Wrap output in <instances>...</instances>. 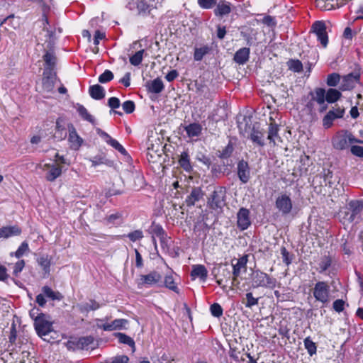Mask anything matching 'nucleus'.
Returning a JSON list of instances; mask_svg holds the SVG:
<instances>
[{
    "label": "nucleus",
    "instance_id": "nucleus-1",
    "mask_svg": "<svg viewBox=\"0 0 363 363\" xmlns=\"http://www.w3.org/2000/svg\"><path fill=\"white\" fill-rule=\"evenodd\" d=\"M363 143L357 139L349 130H340L337 131L332 138L333 147L338 150L347 149L353 143Z\"/></svg>",
    "mask_w": 363,
    "mask_h": 363
},
{
    "label": "nucleus",
    "instance_id": "nucleus-2",
    "mask_svg": "<svg viewBox=\"0 0 363 363\" xmlns=\"http://www.w3.org/2000/svg\"><path fill=\"white\" fill-rule=\"evenodd\" d=\"M252 286L254 288L264 287L274 289L276 286L277 280L275 278L270 277L269 274L255 270L251 275Z\"/></svg>",
    "mask_w": 363,
    "mask_h": 363
},
{
    "label": "nucleus",
    "instance_id": "nucleus-3",
    "mask_svg": "<svg viewBox=\"0 0 363 363\" xmlns=\"http://www.w3.org/2000/svg\"><path fill=\"white\" fill-rule=\"evenodd\" d=\"M162 277L157 271H151L147 274H142L137 280L138 288H147L154 285L161 286Z\"/></svg>",
    "mask_w": 363,
    "mask_h": 363
},
{
    "label": "nucleus",
    "instance_id": "nucleus-4",
    "mask_svg": "<svg viewBox=\"0 0 363 363\" xmlns=\"http://www.w3.org/2000/svg\"><path fill=\"white\" fill-rule=\"evenodd\" d=\"M225 189L223 187H218L210 195L208 200V205L213 210H221L225 205Z\"/></svg>",
    "mask_w": 363,
    "mask_h": 363
},
{
    "label": "nucleus",
    "instance_id": "nucleus-5",
    "mask_svg": "<svg viewBox=\"0 0 363 363\" xmlns=\"http://www.w3.org/2000/svg\"><path fill=\"white\" fill-rule=\"evenodd\" d=\"M34 326L37 334L45 340V336L52 331V323L46 320L45 315L39 314L35 318Z\"/></svg>",
    "mask_w": 363,
    "mask_h": 363
},
{
    "label": "nucleus",
    "instance_id": "nucleus-6",
    "mask_svg": "<svg viewBox=\"0 0 363 363\" xmlns=\"http://www.w3.org/2000/svg\"><path fill=\"white\" fill-rule=\"evenodd\" d=\"M127 8L133 14L145 17L150 14L152 6L145 0H131L128 2Z\"/></svg>",
    "mask_w": 363,
    "mask_h": 363
},
{
    "label": "nucleus",
    "instance_id": "nucleus-7",
    "mask_svg": "<svg viewBox=\"0 0 363 363\" xmlns=\"http://www.w3.org/2000/svg\"><path fill=\"white\" fill-rule=\"evenodd\" d=\"M57 81L60 82L57 77V73L55 71L44 69L42 78L43 91L47 94L53 93L55 84Z\"/></svg>",
    "mask_w": 363,
    "mask_h": 363
},
{
    "label": "nucleus",
    "instance_id": "nucleus-8",
    "mask_svg": "<svg viewBox=\"0 0 363 363\" xmlns=\"http://www.w3.org/2000/svg\"><path fill=\"white\" fill-rule=\"evenodd\" d=\"M313 294L316 301L327 304L330 301V286L325 281H318L313 289Z\"/></svg>",
    "mask_w": 363,
    "mask_h": 363
},
{
    "label": "nucleus",
    "instance_id": "nucleus-9",
    "mask_svg": "<svg viewBox=\"0 0 363 363\" xmlns=\"http://www.w3.org/2000/svg\"><path fill=\"white\" fill-rule=\"evenodd\" d=\"M326 29L325 22L321 21L314 22L311 26V32L315 34L323 48H325L328 44V35Z\"/></svg>",
    "mask_w": 363,
    "mask_h": 363
},
{
    "label": "nucleus",
    "instance_id": "nucleus-10",
    "mask_svg": "<svg viewBox=\"0 0 363 363\" xmlns=\"http://www.w3.org/2000/svg\"><path fill=\"white\" fill-rule=\"evenodd\" d=\"M54 41L50 39L47 42L46 52L43 58L45 62L44 69H50V71H55V65L57 63V57L54 52Z\"/></svg>",
    "mask_w": 363,
    "mask_h": 363
},
{
    "label": "nucleus",
    "instance_id": "nucleus-11",
    "mask_svg": "<svg viewBox=\"0 0 363 363\" xmlns=\"http://www.w3.org/2000/svg\"><path fill=\"white\" fill-rule=\"evenodd\" d=\"M275 206L282 215H288L292 210L293 203L289 196L283 194L276 199Z\"/></svg>",
    "mask_w": 363,
    "mask_h": 363
},
{
    "label": "nucleus",
    "instance_id": "nucleus-12",
    "mask_svg": "<svg viewBox=\"0 0 363 363\" xmlns=\"http://www.w3.org/2000/svg\"><path fill=\"white\" fill-rule=\"evenodd\" d=\"M96 327L102 329L104 331H113L116 330H121L125 328V325L128 323L126 319H116L111 323H101L104 321L102 319H98Z\"/></svg>",
    "mask_w": 363,
    "mask_h": 363
},
{
    "label": "nucleus",
    "instance_id": "nucleus-13",
    "mask_svg": "<svg viewBox=\"0 0 363 363\" xmlns=\"http://www.w3.org/2000/svg\"><path fill=\"white\" fill-rule=\"evenodd\" d=\"M247 263V256L244 255L236 260L235 263H232L233 265V278L232 286H235L239 284L238 277L240 276L242 269L246 270Z\"/></svg>",
    "mask_w": 363,
    "mask_h": 363
},
{
    "label": "nucleus",
    "instance_id": "nucleus-14",
    "mask_svg": "<svg viewBox=\"0 0 363 363\" xmlns=\"http://www.w3.org/2000/svg\"><path fill=\"white\" fill-rule=\"evenodd\" d=\"M251 225L250 211L246 208H241L237 213V226L240 230L247 229Z\"/></svg>",
    "mask_w": 363,
    "mask_h": 363
},
{
    "label": "nucleus",
    "instance_id": "nucleus-15",
    "mask_svg": "<svg viewBox=\"0 0 363 363\" xmlns=\"http://www.w3.org/2000/svg\"><path fill=\"white\" fill-rule=\"evenodd\" d=\"M68 142L69 147L74 150H78L83 143V139L77 133L73 124H68Z\"/></svg>",
    "mask_w": 363,
    "mask_h": 363
},
{
    "label": "nucleus",
    "instance_id": "nucleus-16",
    "mask_svg": "<svg viewBox=\"0 0 363 363\" xmlns=\"http://www.w3.org/2000/svg\"><path fill=\"white\" fill-rule=\"evenodd\" d=\"M248 138L257 146L263 147L265 144L264 131L257 123L252 125Z\"/></svg>",
    "mask_w": 363,
    "mask_h": 363
},
{
    "label": "nucleus",
    "instance_id": "nucleus-17",
    "mask_svg": "<svg viewBox=\"0 0 363 363\" xmlns=\"http://www.w3.org/2000/svg\"><path fill=\"white\" fill-rule=\"evenodd\" d=\"M41 168L46 172L45 179L49 182H54L62 174L61 167L55 164H45Z\"/></svg>",
    "mask_w": 363,
    "mask_h": 363
},
{
    "label": "nucleus",
    "instance_id": "nucleus-18",
    "mask_svg": "<svg viewBox=\"0 0 363 363\" xmlns=\"http://www.w3.org/2000/svg\"><path fill=\"white\" fill-rule=\"evenodd\" d=\"M96 133L107 144L117 150L122 155H127L125 149L116 140L112 138L107 133L100 128L96 129Z\"/></svg>",
    "mask_w": 363,
    "mask_h": 363
},
{
    "label": "nucleus",
    "instance_id": "nucleus-19",
    "mask_svg": "<svg viewBox=\"0 0 363 363\" xmlns=\"http://www.w3.org/2000/svg\"><path fill=\"white\" fill-rule=\"evenodd\" d=\"M345 110L340 107L330 110L324 116L323 119V125L325 128H329L332 126L333 122L337 118H341L343 117Z\"/></svg>",
    "mask_w": 363,
    "mask_h": 363
},
{
    "label": "nucleus",
    "instance_id": "nucleus-20",
    "mask_svg": "<svg viewBox=\"0 0 363 363\" xmlns=\"http://www.w3.org/2000/svg\"><path fill=\"white\" fill-rule=\"evenodd\" d=\"M238 176L240 180L246 184L250 179V168L247 162L242 160L239 161L237 166Z\"/></svg>",
    "mask_w": 363,
    "mask_h": 363
},
{
    "label": "nucleus",
    "instance_id": "nucleus-21",
    "mask_svg": "<svg viewBox=\"0 0 363 363\" xmlns=\"http://www.w3.org/2000/svg\"><path fill=\"white\" fill-rule=\"evenodd\" d=\"M359 79L358 74L350 73L342 78L340 89L342 91L350 90L353 89L356 83Z\"/></svg>",
    "mask_w": 363,
    "mask_h": 363
},
{
    "label": "nucleus",
    "instance_id": "nucleus-22",
    "mask_svg": "<svg viewBox=\"0 0 363 363\" xmlns=\"http://www.w3.org/2000/svg\"><path fill=\"white\" fill-rule=\"evenodd\" d=\"M204 193L200 187H194L190 194L186 197L185 203L188 206H193L196 202L203 199Z\"/></svg>",
    "mask_w": 363,
    "mask_h": 363
},
{
    "label": "nucleus",
    "instance_id": "nucleus-23",
    "mask_svg": "<svg viewBox=\"0 0 363 363\" xmlns=\"http://www.w3.org/2000/svg\"><path fill=\"white\" fill-rule=\"evenodd\" d=\"M349 208L352 213L349 217V220L352 222L354 220L356 216L360 213L363 209V201L362 200H353L349 203Z\"/></svg>",
    "mask_w": 363,
    "mask_h": 363
},
{
    "label": "nucleus",
    "instance_id": "nucleus-24",
    "mask_svg": "<svg viewBox=\"0 0 363 363\" xmlns=\"http://www.w3.org/2000/svg\"><path fill=\"white\" fill-rule=\"evenodd\" d=\"M21 229L17 225L5 226L0 228V238H9L20 235Z\"/></svg>",
    "mask_w": 363,
    "mask_h": 363
},
{
    "label": "nucleus",
    "instance_id": "nucleus-25",
    "mask_svg": "<svg viewBox=\"0 0 363 363\" xmlns=\"http://www.w3.org/2000/svg\"><path fill=\"white\" fill-rule=\"evenodd\" d=\"M212 51V48L208 45H202L199 47L194 48V61L199 62L201 61L203 57L210 54Z\"/></svg>",
    "mask_w": 363,
    "mask_h": 363
},
{
    "label": "nucleus",
    "instance_id": "nucleus-26",
    "mask_svg": "<svg viewBox=\"0 0 363 363\" xmlns=\"http://www.w3.org/2000/svg\"><path fill=\"white\" fill-rule=\"evenodd\" d=\"M250 50L248 48L239 49L234 55V61L239 65L246 63L250 57Z\"/></svg>",
    "mask_w": 363,
    "mask_h": 363
},
{
    "label": "nucleus",
    "instance_id": "nucleus-27",
    "mask_svg": "<svg viewBox=\"0 0 363 363\" xmlns=\"http://www.w3.org/2000/svg\"><path fill=\"white\" fill-rule=\"evenodd\" d=\"M191 276L193 279L200 278L203 281H206L208 277V271L204 265L195 264L192 267Z\"/></svg>",
    "mask_w": 363,
    "mask_h": 363
},
{
    "label": "nucleus",
    "instance_id": "nucleus-28",
    "mask_svg": "<svg viewBox=\"0 0 363 363\" xmlns=\"http://www.w3.org/2000/svg\"><path fill=\"white\" fill-rule=\"evenodd\" d=\"M278 132V125L275 123H272L269 126L267 139L269 140V143H272L274 145L277 144V141L281 142V138L279 135Z\"/></svg>",
    "mask_w": 363,
    "mask_h": 363
},
{
    "label": "nucleus",
    "instance_id": "nucleus-29",
    "mask_svg": "<svg viewBox=\"0 0 363 363\" xmlns=\"http://www.w3.org/2000/svg\"><path fill=\"white\" fill-rule=\"evenodd\" d=\"M150 233L152 234V241L154 245L157 246L155 237L158 238H164V235L166 234L162 225L152 223L150 228Z\"/></svg>",
    "mask_w": 363,
    "mask_h": 363
},
{
    "label": "nucleus",
    "instance_id": "nucleus-30",
    "mask_svg": "<svg viewBox=\"0 0 363 363\" xmlns=\"http://www.w3.org/2000/svg\"><path fill=\"white\" fill-rule=\"evenodd\" d=\"M77 308L81 313H88L90 311H95L100 308V304L95 300L91 299L88 302L82 303L77 305Z\"/></svg>",
    "mask_w": 363,
    "mask_h": 363
},
{
    "label": "nucleus",
    "instance_id": "nucleus-31",
    "mask_svg": "<svg viewBox=\"0 0 363 363\" xmlns=\"http://www.w3.org/2000/svg\"><path fill=\"white\" fill-rule=\"evenodd\" d=\"M189 138L198 137L201 134L202 126L198 123H190L184 128Z\"/></svg>",
    "mask_w": 363,
    "mask_h": 363
},
{
    "label": "nucleus",
    "instance_id": "nucleus-32",
    "mask_svg": "<svg viewBox=\"0 0 363 363\" xmlns=\"http://www.w3.org/2000/svg\"><path fill=\"white\" fill-rule=\"evenodd\" d=\"M90 96L96 100H100L105 96V90L103 86L99 84L91 86L89 89Z\"/></svg>",
    "mask_w": 363,
    "mask_h": 363
},
{
    "label": "nucleus",
    "instance_id": "nucleus-33",
    "mask_svg": "<svg viewBox=\"0 0 363 363\" xmlns=\"http://www.w3.org/2000/svg\"><path fill=\"white\" fill-rule=\"evenodd\" d=\"M231 12L230 4L220 1L216 9L214 10L215 15L217 16H223L228 15Z\"/></svg>",
    "mask_w": 363,
    "mask_h": 363
},
{
    "label": "nucleus",
    "instance_id": "nucleus-34",
    "mask_svg": "<svg viewBox=\"0 0 363 363\" xmlns=\"http://www.w3.org/2000/svg\"><path fill=\"white\" fill-rule=\"evenodd\" d=\"M114 336L118 339L120 343L125 344L132 347L133 352L135 350V342L133 339L127 335L121 333H114Z\"/></svg>",
    "mask_w": 363,
    "mask_h": 363
},
{
    "label": "nucleus",
    "instance_id": "nucleus-35",
    "mask_svg": "<svg viewBox=\"0 0 363 363\" xmlns=\"http://www.w3.org/2000/svg\"><path fill=\"white\" fill-rule=\"evenodd\" d=\"M94 338L91 335L77 338L78 349L88 350L94 343Z\"/></svg>",
    "mask_w": 363,
    "mask_h": 363
},
{
    "label": "nucleus",
    "instance_id": "nucleus-36",
    "mask_svg": "<svg viewBox=\"0 0 363 363\" xmlns=\"http://www.w3.org/2000/svg\"><path fill=\"white\" fill-rule=\"evenodd\" d=\"M342 94L340 91L330 88L326 91L325 99L327 102L333 104L339 100Z\"/></svg>",
    "mask_w": 363,
    "mask_h": 363
},
{
    "label": "nucleus",
    "instance_id": "nucleus-37",
    "mask_svg": "<svg viewBox=\"0 0 363 363\" xmlns=\"http://www.w3.org/2000/svg\"><path fill=\"white\" fill-rule=\"evenodd\" d=\"M326 92L323 88H317L315 89V93L312 95V100L316 101L319 105H324Z\"/></svg>",
    "mask_w": 363,
    "mask_h": 363
},
{
    "label": "nucleus",
    "instance_id": "nucleus-38",
    "mask_svg": "<svg viewBox=\"0 0 363 363\" xmlns=\"http://www.w3.org/2000/svg\"><path fill=\"white\" fill-rule=\"evenodd\" d=\"M89 160L91 162L92 167H96L101 164H110L111 162L106 158V155L104 153L97 155L91 158H89Z\"/></svg>",
    "mask_w": 363,
    "mask_h": 363
},
{
    "label": "nucleus",
    "instance_id": "nucleus-39",
    "mask_svg": "<svg viewBox=\"0 0 363 363\" xmlns=\"http://www.w3.org/2000/svg\"><path fill=\"white\" fill-rule=\"evenodd\" d=\"M179 164L186 172H190L192 169L189 157L186 152H183L181 154L180 158L179 160Z\"/></svg>",
    "mask_w": 363,
    "mask_h": 363
},
{
    "label": "nucleus",
    "instance_id": "nucleus-40",
    "mask_svg": "<svg viewBox=\"0 0 363 363\" xmlns=\"http://www.w3.org/2000/svg\"><path fill=\"white\" fill-rule=\"evenodd\" d=\"M77 111L84 120L91 123H94V118L88 112L87 109L83 105L77 104Z\"/></svg>",
    "mask_w": 363,
    "mask_h": 363
},
{
    "label": "nucleus",
    "instance_id": "nucleus-41",
    "mask_svg": "<svg viewBox=\"0 0 363 363\" xmlns=\"http://www.w3.org/2000/svg\"><path fill=\"white\" fill-rule=\"evenodd\" d=\"M164 286L177 294H179V288L174 282L172 274H167L164 277Z\"/></svg>",
    "mask_w": 363,
    "mask_h": 363
},
{
    "label": "nucleus",
    "instance_id": "nucleus-42",
    "mask_svg": "<svg viewBox=\"0 0 363 363\" xmlns=\"http://www.w3.org/2000/svg\"><path fill=\"white\" fill-rule=\"evenodd\" d=\"M123 215L120 212H116L114 213H112L109 216H107L104 220L106 221V223L108 224H120L123 222Z\"/></svg>",
    "mask_w": 363,
    "mask_h": 363
},
{
    "label": "nucleus",
    "instance_id": "nucleus-43",
    "mask_svg": "<svg viewBox=\"0 0 363 363\" xmlns=\"http://www.w3.org/2000/svg\"><path fill=\"white\" fill-rule=\"evenodd\" d=\"M164 89V84L162 81L157 78L151 82L150 86H149V90L150 91L155 93V94H159Z\"/></svg>",
    "mask_w": 363,
    "mask_h": 363
},
{
    "label": "nucleus",
    "instance_id": "nucleus-44",
    "mask_svg": "<svg viewBox=\"0 0 363 363\" xmlns=\"http://www.w3.org/2000/svg\"><path fill=\"white\" fill-rule=\"evenodd\" d=\"M289 69L294 72H301L303 71L302 62L298 60L291 59L287 62Z\"/></svg>",
    "mask_w": 363,
    "mask_h": 363
},
{
    "label": "nucleus",
    "instance_id": "nucleus-45",
    "mask_svg": "<svg viewBox=\"0 0 363 363\" xmlns=\"http://www.w3.org/2000/svg\"><path fill=\"white\" fill-rule=\"evenodd\" d=\"M42 291L45 296H47L52 300H60L62 298L61 294L59 292L54 291L51 288L48 286L43 287Z\"/></svg>",
    "mask_w": 363,
    "mask_h": 363
},
{
    "label": "nucleus",
    "instance_id": "nucleus-46",
    "mask_svg": "<svg viewBox=\"0 0 363 363\" xmlns=\"http://www.w3.org/2000/svg\"><path fill=\"white\" fill-rule=\"evenodd\" d=\"M304 346L305 348L307 350L308 353L312 356L316 353L317 351V347L315 345V343L312 341L310 337H308L305 338L304 341Z\"/></svg>",
    "mask_w": 363,
    "mask_h": 363
},
{
    "label": "nucleus",
    "instance_id": "nucleus-47",
    "mask_svg": "<svg viewBox=\"0 0 363 363\" xmlns=\"http://www.w3.org/2000/svg\"><path fill=\"white\" fill-rule=\"evenodd\" d=\"M144 52L145 50H140L136 52L133 56L130 57V64L134 66L139 65L142 62Z\"/></svg>",
    "mask_w": 363,
    "mask_h": 363
},
{
    "label": "nucleus",
    "instance_id": "nucleus-48",
    "mask_svg": "<svg viewBox=\"0 0 363 363\" xmlns=\"http://www.w3.org/2000/svg\"><path fill=\"white\" fill-rule=\"evenodd\" d=\"M38 262L39 265L43 268V271L45 273L50 272V260L48 259V256H42L38 259Z\"/></svg>",
    "mask_w": 363,
    "mask_h": 363
},
{
    "label": "nucleus",
    "instance_id": "nucleus-49",
    "mask_svg": "<svg viewBox=\"0 0 363 363\" xmlns=\"http://www.w3.org/2000/svg\"><path fill=\"white\" fill-rule=\"evenodd\" d=\"M246 301H242L245 306L247 308H252V306L258 304V298H255L252 293L248 292L246 294Z\"/></svg>",
    "mask_w": 363,
    "mask_h": 363
},
{
    "label": "nucleus",
    "instance_id": "nucleus-50",
    "mask_svg": "<svg viewBox=\"0 0 363 363\" xmlns=\"http://www.w3.org/2000/svg\"><path fill=\"white\" fill-rule=\"evenodd\" d=\"M340 80V76L337 73H332L328 76L327 84L329 86H335L338 84Z\"/></svg>",
    "mask_w": 363,
    "mask_h": 363
},
{
    "label": "nucleus",
    "instance_id": "nucleus-51",
    "mask_svg": "<svg viewBox=\"0 0 363 363\" xmlns=\"http://www.w3.org/2000/svg\"><path fill=\"white\" fill-rule=\"evenodd\" d=\"M331 263L332 260L330 257L324 256L323 257H322L319 263L320 272H323L326 271L330 267Z\"/></svg>",
    "mask_w": 363,
    "mask_h": 363
},
{
    "label": "nucleus",
    "instance_id": "nucleus-52",
    "mask_svg": "<svg viewBox=\"0 0 363 363\" xmlns=\"http://www.w3.org/2000/svg\"><path fill=\"white\" fill-rule=\"evenodd\" d=\"M210 311L213 316L219 318L223 315V308L220 304L215 303L210 307Z\"/></svg>",
    "mask_w": 363,
    "mask_h": 363
},
{
    "label": "nucleus",
    "instance_id": "nucleus-53",
    "mask_svg": "<svg viewBox=\"0 0 363 363\" xmlns=\"http://www.w3.org/2000/svg\"><path fill=\"white\" fill-rule=\"evenodd\" d=\"M217 4L216 0H198L199 6L204 9H210Z\"/></svg>",
    "mask_w": 363,
    "mask_h": 363
},
{
    "label": "nucleus",
    "instance_id": "nucleus-54",
    "mask_svg": "<svg viewBox=\"0 0 363 363\" xmlns=\"http://www.w3.org/2000/svg\"><path fill=\"white\" fill-rule=\"evenodd\" d=\"M113 79V74L110 70H105L104 73H102L99 77V82L101 83H106L110 82Z\"/></svg>",
    "mask_w": 363,
    "mask_h": 363
},
{
    "label": "nucleus",
    "instance_id": "nucleus-55",
    "mask_svg": "<svg viewBox=\"0 0 363 363\" xmlns=\"http://www.w3.org/2000/svg\"><path fill=\"white\" fill-rule=\"evenodd\" d=\"M127 237L132 242H135L137 240H141L143 238V233L140 230H136L129 233L127 235Z\"/></svg>",
    "mask_w": 363,
    "mask_h": 363
},
{
    "label": "nucleus",
    "instance_id": "nucleus-56",
    "mask_svg": "<svg viewBox=\"0 0 363 363\" xmlns=\"http://www.w3.org/2000/svg\"><path fill=\"white\" fill-rule=\"evenodd\" d=\"M122 107L123 111L126 113L129 114L132 113L135 111V105L133 101L128 100L123 103Z\"/></svg>",
    "mask_w": 363,
    "mask_h": 363
},
{
    "label": "nucleus",
    "instance_id": "nucleus-57",
    "mask_svg": "<svg viewBox=\"0 0 363 363\" xmlns=\"http://www.w3.org/2000/svg\"><path fill=\"white\" fill-rule=\"evenodd\" d=\"M28 244L26 242H23L18 247V250L15 252V256L17 258H20L26 252L28 251Z\"/></svg>",
    "mask_w": 363,
    "mask_h": 363
},
{
    "label": "nucleus",
    "instance_id": "nucleus-58",
    "mask_svg": "<svg viewBox=\"0 0 363 363\" xmlns=\"http://www.w3.org/2000/svg\"><path fill=\"white\" fill-rule=\"evenodd\" d=\"M281 255L282 257L283 262L286 264L289 265L291 262V258L290 257L289 252L287 251L286 248L285 247H282L281 248Z\"/></svg>",
    "mask_w": 363,
    "mask_h": 363
},
{
    "label": "nucleus",
    "instance_id": "nucleus-59",
    "mask_svg": "<svg viewBox=\"0 0 363 363\" xmlns=\"http://www.w3.org/2000/svg\"><path fill=\"white\" fill-rule=\"evenodd\" d=\"M351 153L357 157H363V147L359 145H352Z\"/></svg>",
    "mask_w": 363,
    "mask_h": 363
},
{
    "label": "nucleus",
    "instance_id": "nucleus-60",
    "mask_svg": "<svg viewBox=\"0 0 363 363\" xmlns=\"http://www.w3.org/2000/svg\"><path fill=\"white\" fill-rule=\"evenodd\" d=\"M344 306H345V301L342 299L335 300L333 304V309L338 313L343 311Z\"/></svg>",
    "mask_w": 363,
    "mask_h": 363
},
{
    "label": "nucleus",
    "instance_id": "nucleus-61",
    "mask_svg": "<svg viewBox=\"0 0 363 363\" xmlns=\"http://www.w3.org/2000/svg\"><path fill=\"white\" fill-rule=\"evenodd\" d=\"M24 267H25L24 260L18 261L13 267V275L17 277L18 275V274L23 270Z\"/></svg>",
    "mask_w": 363,
    "mask_h": 363
},
{
    "label": "nucleus",
    "instance_id": "nucleus-62",
    "mask_svg": "<svg viewBox=\"0 0 363 363\" xmlns=\"http://www.w3.org/2000/svg\"><path fill=\"white\" fill-rule=\"evenodd\" d=\"M65 345L69 350H79L77 338H74V339L69 340L67 342H65Z\"/></svg>",
    "mask_w": 363,
    "mask_h": 363
},
{
    "label": "nucleus",
    "instance_id": "nucleus-63",
    "mask_svg": "<svg viewBox=\"0 0 363 363\" xmlns=\"http://www.w3.org/2000/svg\"><path fill=\"white\" fill-rule=\"evenodd\" d=\"M129 358L126 355H118L113 357L111 363H128Z\"/></svg>",
    "mask_w": 363,
    "mask_h": 363
},
{
    "label": "nucleus",
    "instance_id": "nucleus-64",
    "mask_svg": "<svg viewBox=\"0 0 363 363\" xmlns=\"http://www.w3.org/2000/svg\"><path fill=\"white\" fill-rule=\"evenodd\" d=\"M108 105L112 109L117 108L120 106V100L117 97H111L108 100Z\"/></svg>",
    "mask_w": 363,
    "mask_h": 363
}]
</instances>
